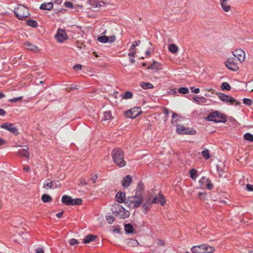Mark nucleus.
I'll return each mask as SVG.
<instances>
[{
    "label": "nucleus",
    "mask_w": 253,
    "mask_h": 253,
    "mask_svg": "<svg viewBox=\"0 0 253 253\" xmlns=\"http://www.w3.org/2000/svg\"><path fill=\"white\" fill-rule=\"evenodd\" d=\"M113 162L119 168L124 167L126 162L125 160L124 152L120 148L117 147L111 151Z\"/></svg>",
    "instance_id": "1"
},
{
    "label": "nucleus",
    "mask_w": 253,
    "mask_h": 253,
    "mask_svg": "<svg viewBox=\"0 0 253 253\" xmlns=\"http://www.w3.org/2000/svg\"><path fill=\"white\" fill-rule=\"evenodd\" d=\"M143 202V196L135 195L128 197L126 202V206L129 209H136L139 207Z\"/></svg>",
    "instance_id": "2"
},
{
    "label": "nucleus",
    "mask_w": 253,
    "mask_h": 253,
    "mask_svg": "<svg viewBox=\"0 0 253 253\" xmlns=\"http://www.w3.org/2000/svg\"><path fill=\"white\" fill-rule=\"evenodd\" d=\"M206 120L216 123H225L227 121V117L224 114L218 111H214L209 114L206 118Z\"/></svg>",
    "instance_id": "3"
},
{
    "label": "nucleus",
    "mask_w": 253,
    "mask_h": 253,
    "mask_svg": "<svg viewBox=\"0 0 253 253\" xmlns=\"http://www.w3.org/2000/svg\"><path fill=\"white\" fill-rule=\"evenodd\" d=\"M113 214L115 216H120L122 219L128 218L130 215L129 211L119 204L114 205L112 208Z\"/></svg>",
    "instance_id": "4"
},
{
    "label": "nucleus",
    "mask_w": 253,
    "mask_h": 253,
    "mask_svg": "<svg viewBox=\"0 0 253 253\" xmlns=\"http://www.w3.org/2000/svg\"><path fill=\"white\" fill-rule=\"evenodd\" d=\"M191 249L192 253H213L215 252L213 247L206 244L193 246Z\"/></svg>",
    "instance_id": "5"
},
{
    "label": "nucleus",
    "mask_w": 253,
    "mask_h": 253,
    "mask_svg": "<svg viewBox=\"0 0 253 253\" xmlns=\"http://www.w3.org/2000/svg\"><path fill=\"white\" fill-rule=\"evenodd\" d=\"M14 13L20 20H23L30 15L29 9L22 4L18 5L14 8Z\"/></svg>",
    "instance_id": "6"
},
{
    "label": "nucleus",
    "mask_w": 253,
    "mask_h": 253,
    "mask_svg": "<svg viewBox=\"0 0 253 253\" xmlns=\"http://www.w3.org/2000/svg\"><path fill=\"white\" fill-rule=\"evenodd\" d=\"M236 58H228L225 62V66L229 70L233 71H236L239 69L238 64Z\"/></svg>",
    "instance_id": "7"
},
{
    "label": "nucleus",
    "mask_w": 253,
    "mask_h": 253,
    "mask_svg": "<svg viewBox=\"0 0 253 253\" xmlns=\"http://www.w3.org/2000/svg\"><path fill=\"white\" fill-rule=\"evenodd\" d=\"M55 38L58 42L62 43L68 39V36L64 30L58 29L55 35Z\"/></svg>",
    "instance_id": "8"
},
{
    "label": "nucleus",
    "mask_w": 253,
    "mask_h": 253,
    "mask_svg": "<svg viewBox=\"0 0 253 253\" xmlns=\"http://www.w3.org/2000/svg\"><path fill=\"white\" fill-rule=\"evenodd\" d=\"M0 127L3 129H5L9 131H10L14 135H18L19 134V132L18 129L16 127H15L13 124L10 123H4L2 124Z\"/></svg>",
    "instance_id": "9"
},
{
    "label": "nucleus",
    "mask_w": 253,
    "mask_h": 253,
    "mask_svg": "<svg viewBox=\"0 0 253 253\" xmlns=\"http://www.w3.org/2000/svg\"><path fill=\"white\" fill-rule=\"evenodd\" d=\"M233 54L234 56L233 58H236V59L237 58V60L240 63H242L244 61L245 59V53L242 49H236L233 52Z\"/></svg>",
    "instance_id": "10"
},
{
    "label": "nucleus",
    "mask_w": 253,
    "mask_h": 253,
    "mask_svg": "<svg viewBox=\"0 0 253 253\" xmlns=\"http://www.w3.org/2000/svg\"><path fill=\"white\" fill-rule=\"evenodd\" d=\"M139 108H133L125 112L126 117L131 119H134L138 116L139 113L138 112Z\"/></svg>",
    "instance_id": "11"
},
{
    "label": "nucleus",
    "mask_w": 253,
    "mask_h": 253,
    "mask_svg": "<svg viewBox=\"0 0 253 253\" xmlns=\"http://www.w3.org/2000/svg\"><path fill=\"white\" fill-rule=\"evenodd\" d=\"M151 201L153 204H160L162 206H164L166 203L165 197L161 193L159 194L158 196L153 198Z\"/></svg>",
    "instance_id": "12"
},
{
    "label": "nucleus",
    "mask_w": 253,
    "mask_h": 253,
    "mask_svg": "<svg viewBox=\"0 0 253 253\" xmlns=\"http://www.w3.org/2000/svg\"><path fill=\"white\" fill-rule=\"evenodd\" d=\"M152 203L151 198H149L147 199L146 202L142 205V209L145 214L148 213L149 210L151 208Z\"/></svg>",
    "instance_id": "13"
},
{
    "label": "nucleus",
    "mask_w": 253,
    "mask_h": 253,
    "mask_svg": "<svg viewBox=\"0 0 253 253\" xmlns=\"http://www.w3.org/2000/svg\"><path fill=\"white\" fill-rule=\"evenodd\" d=\"M116 201L119 203H125L126 193L124 192H118L116 195Z\"/></svg>",
    "instance_id": "14"
},
{
    "label": "nucleus",
    "mask_w": 253,
    "mask_h": 253,
    "mask_svg": "<svg viewBox=\"0 0 253 253\" xmlns=\"http://www.w3.org/2000/svg\"><path fill=\"white\" fill-rule=\"evenodd\" d=\"M131 181V176L130 175H127L126 177H124L122 181V184L124 187L127 188L130 185Z\"/></svg>",
    "instance_id": "15"
},
{
    "label": "nucleus",
    "mask_w": 253,
    "mask_h": 253,
    "mask_svg": "<svg viewBox=\"0 0 253 253\" xmlns=\"http://www.w3.org/2000/svg\"><path fill=\"white\" fill-rule=\"evenodd\" d=\"M144 184L142 181H140L138 182L135 189V195L138 196H142V192L144 191Z\"/></svg>",
    "instance_id": "16"
},
{
    "label": "nucleus",
    "mask_w": 253,
    "mask_h": 253,
    "mask_svg": "<svg viewBox=\"0 0 253 253\" xmlns=\"http://www.w3.org/2000/svg\"><path fill=\"white\" fill-rule=\"evenodd\" d=\"M97 239V236L92 234L86 235L83 240V242L84 244H88L90 242L94 241Z\"/></svg>",
    "instance_id": "17"
},
{
    "label": "nucleus",
    "mask_w": 253,
    "mask_h": 253,
    "mask_svg": "<svg viewBox=\"0 0 253 253\" xmlns=\"http://www.w3.org/2000/svg\"><path fill=\"white\" fill-rule=\"evenodd\" d=\"M148 69L154 70L157 71L162 69V65L161 63L154 61L153 63L148 67Z\"/></svg>",
    "instance_id": "18"
},
{
    "label": "nucleus",
    "mask_w": 253,
    "mask_h": 253,
    "mask_svg": "<svg viewBox=\"0 0 253 253\" xmlns=\"http://www.w3.org/2000/svg\"><path fill=\"white\" fill-rule=\"evenodd\" d=\"M24 46L27 49L33 52H36L39 50L38 47L36 45H33L28 42L24 43Z\"/></svg>",
    "instance_id": "19"
},
{
    "label": "nucleus",
    "mask_w": 253,
    "mask_h": 253,
    "mask_svg": "<svg viewBox=\"0 0 253 253\" xmlns=\"http://www.w3.org/2000/svg\"><path fill=\"white\" fill-rule=\"evenodd\" d=\"M61 202L66 205L71 206L72 198L69 196L64 195L62 197Z\"/></svg>",
    "instance_id": "20"
},
{
    "label": "nucleus",
    "mask_w": 253,
    "mask_h": 253,
    "mask_svg": "<svg viewBox=\"0 0 253 253\" xmlns=\"http://www.w3.org/2000/svg\"><path fill=\"white\" fill-rule=\"evenodd\" d=\"M124 228L126 233L127 234H133L134 233L133 226L131 223L125 224Z\"/></svg>",
    "instance_id": "21"
},
{
    "label": "nucleus",
    "mask_w": 253,
    "mask_h": 253,
    "mask_svg": "<svg viewBox=\"0 0 253 253\" xmlns=\"http://www.w3.org/2000/svg\"><path fill=\"white\" fill-rule=\"evenodd\" d=\"M228 0H220V3L222 9L225 12H228L230 9L231 6L227 4V1Z\"/></svg>",
    "instance_id": "22"
},
{
    "label": "nucleus",
    "mask_w": 253,
    "mask_h": 253,
    "mask_svg": "<svg viewBox=\"0 0 253 253\" xmlns=\"http://www.w3.org/2000/svg\"><path fill=\"white\" fill-rule=\"evenodd\" d=\"M17 154L19 156L28 158L29 157V151L28 148L21 149L18 150Z\"/></svg>",
    "instance_id": "23"
},
{
    "label": "nucleus",
    "mask_w": 253,
    "mask_h": 253,
    "mask_svg": "<svg viewBox=\"0 0 253 253\" xmlns=\"http://www.w3.org/2000/svg\"><path fill=\"white\" fill-rule=\"evenodd\" d=\"M113 117L112 116L111 111H106L104 112L103 116L102 117V121H109L112 120Z\"/></svg>",
    "instance_id": "24"
},
{
    "label": "nucleus",
    "mask_w": 253,
    "mask_h": 253,
    "mask_svg": "<svg viewBox=\"0 0 253 253\" xmlns=\"http://www.w3.org/2000/svg\"><path fill=\"white\" fill-rule=\"evenodd\" d=\"M52 7H53L52 2H49L48 3L44 2V3H42L40 6V8L41 9H43V10H50L52 8Z\"/></svg>",
    "instance_id": "25"
},
{
    "label": "nucleus",
    "mask_w": 253,
    "mask_h": 253,
    "mask_svg": "<svg viewBox=\"0 0 253 253\" xmlns=\"http://www.w3.org/2000/svg\"><path fill=\"white\" fill-rule=\"evenodd\" d=\"M54 181L51 180L49 182H46L43 184V188L45 189H54L57 187V184H54Z\"/></svg>",
    "instance_id": "26"
},
{
    "label": "nucleus",
    "mask_w": 253,
    "mask_h": 253,
    "mask_svg": "<svg viewBox=\"0 0 253 253\" xmlns=\"http://www.w3.org/2000/svg\"><path fill=\"white\" fill-rule=\"evenodd\" d=\"M226 102L229 103L232 105L239 106L241 105V102L240 101L236 100L234 98L231 96H229V98H228Z\"/></svg>",
    "instance_id": "27"
},
{
    "label": "nucleus",
    "mask_w": 253,
    "mask_h": 253,
    "mask_svg": "<svg viewBox=\"0 0 253 253\" xmlns=\"http://www.w3.org/2000/svg\"><path fill=\"white\" fill-rule=\"evenodd\" d=\"M140 86L144 89H151L154 87V85L150 83L141 82L140 84Z\"/></svg>",
    "instance_id": "28"
},
{
    "label": "nucleus",
    "mask_w": 253,
    "mask_h": 253,
    "mask_svg": "<svg viewBox=\"0 0 253 253\" xmlns=\"http://www.w3.org/2000/svg\"><path fill=\"white\" fill-rule=\"evenodd\" d=\"M26 24L32 28H36L38 26V22L34 20L29 19L26 21Z\"/></svg>",
    "instance_id": "29"
},
{
    "label": "nucleus",
    "mask_w": 253,
    "mask_h": 253,
    "mask_svg": "<svg viewBox=\"0 0 253 253\" xmlns=\"http://www.w3.org/2000/svg\"><path fill=\"white\" fill-rule=\"evenodd\" d=\"M51 197L48 194H44L42 196V200L43 203H48L52 201Z\"/></svg>",
    "instance_id": "30"
},
{
    "label": "nucleus",
    "mask_w": 253,
    "mask_h": 253,
    "mask_svg": "<svg viewBox=\"0 0 253 253\" xmlns=\"http://www.w3.org/2000/svg\"><path fill=\"white\" fill-rule=\"evenodd\" d=\"M196 131L195 129L189 127H185L184 134L194 135L196 134Z\"/></svg>",
    "instance_id": "31"
},
{
    "label": "nucleus",
    "mask_w": 253,
    "mask_h": 253,
    "mask_svg": "<svg viewBox=\"0 0 253 253\" xmlns=\"http://www.w3.org/2000/svg\"><path fill=\"white\" fill-rule=\"evenodd\" d=\"M169 50L172 53H175L178 51V47L175 44H170L169 46Z\"/></svg>",
    "instance_id": "32"
},
{
    "label": "nucleus",
    "mask_w": 253,
    "mask_h": 253,
    "mask_svg": "<svg viewBox=\"0 0 253 253\" xmlns=\"http://www.w3.org/2000/svg\"><path fill=\"white\" fill-rule=\"evenodd\" d=\"M189 173H190V177L192 179L195 180L196 178L198 176L197 171L196 170V169H191L189 171Z\"/></svg>",
    "instance_id": "33"
},
{
    "label": "nucleus",
    "mask_w": 253,
    "mask_h": 253,
    "mask_svg": "<svg viewBox=\"0 0 253 253\" xmlns=\"http://www.w3.org/2000/svg\"><path fill=\"white\" fill-rule=\"evenodd\" d=\"M133 96V93L130 91H127L122 95V98L126 99L132 98Z\"/></svg>",
    "instance_id": "34"
},
{
    "label": "nucleus",
    "mask_w": 253,
    "mask_h": 253,
    "mask_svg": "<svg viewBox=\"0 0 253 253\" xmlns=\"http://www.w3.org/2000/svg\"><path fill=\"white\" fill-rule=\"evenodd\" d=\"M219 98L222 101L226 102L230 95H226L223 93H220L218 95Z\"/></svg>",
    "instance_id": "35"
},
{
    "label": "nucleus",
    "mask_w": 253,
    "mask_h": 253,
    "mask_svg": "<svg viewBox=\"0 0 253 253\" xmlns=\"http://www.w3.org/2000/svg\"><path fill=\"white\" fill-rule=\"evenodd\" d=\"M244 138L246 140L253 142V135L250 133H246L244 135Z\"/></svg>",
    "instance_id": "36"
},
{
    "label": "nucleus",
    "mask_w": 253,
    "mask_h": 253,
    "mask_svg": "<svg viewBox=\"0 0 253 253\" xmlns=\"http://www.w3.org/2000/svg\"><path fill=\"white\" fill-rule=\"evenodd\" d=\"M185 127L183 125H177L176 132L179 134H184Z\"/></svg>",
    "instance_id": "37"
},
{
    "label": "nucleus",
    "mask_w": 253,
    "mask_h": 253,
    "mask_svg": "<svg viewBox=\"0 0 253 253\" xmlns=\"http://www.w3.org/2000/svg\"><path fill=\"white\" fill-rule=\"evenodd\" d=\"M202 155L203 157L206 160L209 159L210 157V154L208 149H205L202 151Z\"/></svg>",
    "instance_id": "38"
},
{
    "label": "nucleus",
    "mask_w": 253,
    "mask_h": 253,
    "mask_svg": "<svg viewBox=\"0 0 253 253\" xmlns=\"http://www.w3.org/2000/svg\"><path fill=\"white\" fill-rule=\"evenodd\" d=\"M72 204H71V206H74V205H81L83 201L80 198H77L75 199H72Z\"/></svg>",
    "instance_id": "39"
},
{
    "label": "nucleus",
    "mask_w": 253,
    "mask_h": 253,
    "mask_svg": "<svg viewBox=\"0 0 253 253\" xmlns=\"http://www.w3.org/2000/svg\"><path fill=\"white\" fill-rule=\"evenodd\" d=\"M221 88L222 90H230L231 89V86L228 83L224 82L222 83Z\"/></svg>",
    "instance_id": "40"
},
{
    "label": "nucleus",
    "mask_w": 253,
    "mask_h": 253,
    "mask_svg": "<svg viewBox=\"0 0 253 253\" xmlns=\"http://www.w3.org/2000/svg\"><path fill=\"white\" fill-rule=\"evenodd\" d=\"M209 181V178H206L205 176H203L199 180V184L200 186H204L205 183H207Z\"/></svg>",
    "instance_id": "41"
},
{
    "label": "nucleus",
    "mask_w": 253,
    "mask_h": 253,
    "mask_svg": "<svg viewBox=\"0 0 253 253\" xmlns=\"http://www.w3.org/2000/svg\"><path fill=\"white\" fill-rule=\"evenodd\" d=\"M98 41L102 43H106L108 42V38L106 36H101L98 38Z\"/></svg>",
    "instance_id": "42"
},
{
    "label": "nucleus",
    "mask_w": 253,
    "mask_h": 253,
    "mask_svg": "<svg viewBox=\"0 0 253 253\" xmlns=\"http://www.w3.org/2000/svg\"><path fill=\"white\" fill-rule=\"evenodd\" d=\"M178 91L181 94H187L189 92V89L186 87H182L178 89Z\"/></svg>",
    "instance_id": "43"
},
{
    "label": "nucleus",
    "mask_w": 253,
    "mask_h": 253,
    "mask_svg": "<svg viewBox=\"0 0 253 253\" xmlns=\"http://www.w3.org/2000/svg\"><path fill=\"white\" fill-rule=\"evenodd\" d=\"M140 42V40L135 41L132 43V44L130 46L129 48V50H135V47L138 46Z\"/></svg>",
    "instance_id": "44"
},
{
    "label": "nucleus",
    "mask_w": 253,
    "mask_h": 253,
    "mask_svg": "<svg viewBox=\"0 0 253 253\" xmlns=\"http://www.w3.org/2000/svg\"><path fill=\"white\" fill-rule=\"evenodd\" d=\"M172 118L171 121L172 124H173L174 122H176L178 120V115L176 113H172Z\"/></svg>",
    "instance_id": "45"
},
{
    "label": "nucleus",
    "mask_w": 253,
    "mask_h": 253,
    "mask_svg": "<svg viewBox=\"0 0 253 253\" xmlns=\"http://www.w3.org/2000/svg\"><path fill=\"white\" fill-rule=\"evenodd\" d=\"M23 97L22 96H19L17 97H15L13 98H11L9 100V102L11 103H15L17 101H20L22 100Z\"/></svg>",
    "instance_id": "46"
},
{
    "label": "nucleus",
    "mask_w": 253,
    "mask_h": 253,
    "mask_svg": "<svg viewBox=\"0 0 253 253\" xmlns=\"http://www.w3.org/2000/svg\"><path fill=\"white\" fill-rule=\"evenodd\" d=\"M243 101L244 104H245L247 105L250 106L252 104L253 101L250 99L245 98L243 99Z\"/></svg>",
    "instance_id": "47"
},
{
    "label": "nucleus",
    "mask_w": 253,
    "mask_h": 253,
    "mask_svg": "<svg viewBox=\"0 0 253 253\" xmlns=\"http://www.w3.org/2000/svg\"><path fill=\"white\" fill-rule=\"evenodd\" d=\"M206 187L208 190H211L213 188V184L211 180L209 179V181L207 182L206 185Z\"/></svg>",
    "instance_id": "48"
},
{
    "label": "nucleus",
    "mask_w": 253,
    "mask_h": 253,
    "mask_svg": "<svg viewBox=\"0 0 253 253\" xmlns=\"http://www.w3.org/2000/svg\"><path fill=\"white\" fill-rule=\"evenodd\" d=\"M107 221L108 223L112 224L115 220V218L111 215H109L106 217Z\"/></svg>",
    "instance_id": "49"
},
{
    "label": "nucleus",
    "mask_w": 253,
    "mask_h": 253,
    "mask_svg": "<svg viewBox=\"0 0 253 253\" xmlns=\"http://www.w3.org/2000/svg\"><path fill=\"white\" fill-rule=\"evenodd\" d=\"M69 243L72 246H74V245L78 244L79 243L77 239H74V238L70 239L69 240Z\"/></svg>",
    "instance_id": "50"
},
{
    "label": "nucleus",
    "mask_w": 253,
    "mask_h": 253,
    "mask_svg": "<svg viewBox=\"0 0 253 253\" xmlns=\"http://www.w3.org/2000/svg\"><path fill=\"white\" fill-rule=\"evenodd\" d=\"M102 4H104V2H98L97 1H94L93 2V3L92 4V5L95 7H99L102 6Z\"/></svg>",
    "instance_id": "51"
},
{
    "label": "nucleus",
    "mask_w": 253,
    "mask_h": 253,
    "mask_svg": "<svg viewBox=\"0 0 253 253\" xmlns=\"http://www.w3.org/2000/svg\"><path fill=\"white\" fill-rule=\"evenodd\" d=\"M190 90L192 92H194L195 93H199L200 92V89L199 88H196L194 86L191 87Z\"/></svg>",
    "instance_id": "52"
},
{
    "label": "nucleus",
    "mask_w": 253,
    "mask_h": 253,
    "mask_svg": "<svg viewBox=\"0 0 253 253\" xmlns=\"http://www.w3.org/2000/svg\"><path fill=\"white\" fill-rule=\"evenodd\" d=\"M98 178V175L97 174L94 175H91L90 177V180L92 181L93 183H95L96 182V180Z\"/></svg>",
    "instance_id": "53"
},
{
    "label": "nucleus",
    "mask_w": 253,
    "mask_h": 253,
    "mask_svg": "<svg viewBox=\"0 0 253 253\" xmlns=\"http://www.w3.org/2000/svg\"><path fill=\"white\" fill-rule=\"evenodd\" d=\"M108 42H109L110 43L114 42L116 40V37L114 35L111 36L110 37H108Z\"/></svg>",
    "instance_id": "54"
},
{
    "label": "nucleus",
    "mask_w": 253,
    "mask_h": 253,
    "mask_svg": "<svg viewBox=\"0 0 253 253\" xmlns=\"http://www.w3.org/2000/svg\"><path fill=\"white\" fill-rule=\"evenodd\" d=\"M87 184V182L84 179L81 178L80 180V183H79V185H86Z\"/></svg>",
    "instance_id": "55"
},
{
    "label": "nucleus",
    "mask_w": 253,
    "mask_h": 253,
    "mask_svg": "<svg viewBox=\"0 0 253 253\" xmlns=\"http://www.w3.org/2000/svg\"><path fill=\"white\" fill-rule=\"evenodd\" d=\"M246 189L248 191H252V192H253V185H251V184H247L246 185Z\"/></svg>",
    "instance_id": "56"
},
{
    "label": "nucleus",
    "mask_w": 253,
    "mask_h": 253,
    "mask_svg": "<svg viewBox=\"0 0 253 253\" xmlns=\"http://www.w3.org/2000/svg\"><path fill=\"white\" fill-rule=\"evenodd\" d=\"M82 67L81 64H76L74 66L73 69L76 71H78L82 69Z\"/></svg>",
    "instance_id": "57"
},
{
    "label": "nucleus",
    "mask_w": 253,
    "mask_h": 253,
    "mask_svg": "<svg viewBox=\"0 0 253 253\" xmlns=\"http://www.w3.org/2000/svg\"><path fill=\"white\" fill-rule=\"evenodd\" d=\"M205 195H206V193L199 192L198 193V198L201 200H203L205 199Z\"/></svg>",
    "instance_id": "58"
},
{
    "label": "nucleus",
    "mask_w": 253,
    "mask_h": 253,
    "mask_svg": "<svg viewBox=\"0 0 253 253\" xmlns=\"http://www.w3.org/2000/svg\"><path fill=\"white\" fill-rule=\"evenodd\" d=\"M121 229L119 226L118 227H115L114 229L113 230V231L114 233L120 234L121 233Z\"/></svg>",
    "instance_id": "59"
},
{
    "label": "nucleus",
    "mask_w": 253,
    "mask_h": 253,
    "mask_svg": "<svg viewBox=\"0 0 253 253\" xmlns=\"http://www.w3.org/2000/svg\"><path fill=\"white\" fill-rule=\"evenodd\" d=\"M64 5L66 7L72 8L73 7V4L71 2H65Z\"/></svg>",
    "instance_id": "60"
},
{
    "label": "nucleus",
    "mask_w": 253,
    "mask_h": 253,
    "mask_svg": "<svg viewBox=\"0 0 253 253\" xmlns=\"http://www.w3.org/2000/svg\"><path fill=\"white\" fill-rule=\"evenodd\" d=\"M130 52L128 53V55L130 57H134L135 54V50H130Z\"/></svg>",
    "instance_id": "61"
},
{
    "label": "nucleus",
    "mask_w": 253,
    "mask_h": 253,
    "mask_svg": "<svg viewBox=\"0 0 253 253\" xmlns=\"http://www.w3.org/2000/svg\"><path fill=\"white\" fill-rule=\"evenodd\" d=\"M36 253H44V250L42 248H38L36 250Z\"/></svg>",
    "instance_id": "62"
},
{
    "label": "nucleus",
    "mask_w": 253,
    "mask_h": 253,
    "mask_svg": "<svg viewBox=\"0 0 253 253\" xmlns=\"http://www.w3.org/2000/svg\"><path fill=\"white\" fill-rule=\"evenodd\" d=\"M157 245L159 246H164L165 245V242L162 240L159 239L158 240Z\"/></svg>",
    "instance_id": "63"
},
{
    "label": "nucleus",
    "mask_w": 253,
    "mask_h": 253,
    "mask_svg": "<svg viewBox=\"0 0 253 253\" xmlns=\"http://www.w3.org/2000/svg\"><path fill=\"white\" fill-rule=\"evenodd\" d=\"M163 113L168 117L169 113V110L167 108H164L163 109Z\"/></svg>",
    "instance_id": "64"
}]
</instances>
